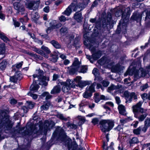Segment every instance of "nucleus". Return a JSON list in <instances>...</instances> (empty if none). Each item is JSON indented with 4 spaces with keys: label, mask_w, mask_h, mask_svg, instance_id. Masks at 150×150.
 Segmentation results:
<instances>
[{
    "label": "nucleus",
    "mask_w": 150,
    "mask_h": 150,
    "mask_svg": "<svg viewBox=\"0 0 150 150\" xmlns=\"http://www.w3.org/2000/svg\"><path fill=\"white\" fill-rule=\"evenodd\" d=\"M37 74H35L33 75L34 79L37 78L38 80L34 79L32 84L30 87V91L31 92H35L37 91L39 86L38 84L40 85H44L45 86L47 85V83L46 81L49 80V78L48 77H45L43 76V71L39 70L37 71Z\"/></svg>",
    "instance_id": "1"
},
{
    "label": "nucleus",
    "mask_w": 150,
    "mask_h": 150,
    "mask_svg": "<svg viewBox=\"0 0 150 150\" xmlns=\"http://www.w3.org/2000/svg\"><path fill=\"white\" fill-rule=\"evenodd\" d=\"M142 102L140 101L133 107L134 117L140 122L143 121L148 115L147 110L141 107Z\"/></svg>",
    "instance_id": "2"
},
{
    "label": "nucleus",
    "mask_w": 150,
    "mask_h": 150,
    "mask_svg": "<svg viewBox=\"0 0 150 150\" xmlns=\"http://www.w3.org/2000/svg\"><path fill=\"white\" fill-rule=\"evenodd\" d=\"M100 128L103 132H109L112 129L114 126V122L109 120H103L100 122Z\"/></svg>",
    "instance_id": "3"
},
{
    "label": "nucleus",
    "mask_w": 150,
    "mask_h": 150,
    "mask_svg": "<svg viewBox=\"0 0 150 150\" xmlns=\"http://www.w3.org/2000/svg\"><path fill=\"white\" fill-rule=\"evenodd\" d=\"M83 4H80L78 5H76L75 3H72L63 13L64 14L67 16H69L71 13L72 10L74 11H82L84 8V6Z\"/></svg>",
    "instance_id": "4"
},
{
    "label": "nucleus",
    "mask_w": 150,
    "mask_h": 150,
    "mask_svg": "<svg viewBox=\"0 0 150 150\" xmlns=\"http://www.w3.org/2000/svg\"><path fill=\"white\" fill-rule=\"evenodd\" d=\"M4 112L3 110H1L0 111V127L4 126V128L6 127L7 130H9L12 127L10 124V122L8 117L6 116L3 117L2 115V114Z\"/></svg>",
    "instance_id": "5"
},
{
    "label": "nucleus",
    "mask_w": 150,
    "mask_h": 150,
    "mask_svg": "<svg viewBox=\"0 0 150 150\" xmlns=\"http://www.w3.org/2000/svg\"><path fill=\"white\" fill-rule=\"evenodd\" d=\"M96 83L94 82L89 86L86 88L85 91L83 94V97L86 99H90L92 95V93L95 91V86H96Z\"/></svg>",
    "instance_id": "6"
},
{
    "label": "nucleus",
    "mask_w": 150,
    "mask_h": 150,
    "mask_svg": "<svg viewBox=\"0 0 150 150\" xmlns=\"http://www.w3.org/2000/svg\"><path fill=\"white\" fill-rule=\"evenodd\" d=\"M81 78L80 76H77L74 78L73 81H71V84H74V87L75 86H79L80 87H83L86 85L90 84L91 82L89 81H82L81 80Z\"/></svg>",
    "instance_id": "7"
},
{
    "label": "nucleus",
    "mask_w": 150,
    "mask_h": 150,
    "mask_svg": "<svg viewBox=\"0 0 150 150\" xmlns=\"http://www.w3.org/2000/svg\"><path fill=\"white\" fill-rule=\"evenodd\" d=\"M58 84L63 86L62 91L65 93L68 92L70 89L71 87H74V84H71V80L70 79L67 80L66 82L60 81Z\"/></svg>",
    "instance_id": "8"
},
{
    "label": "nucleus",
    "mask_w": 150,
    "mask_h": 150,
    "mask_svg": "<svg viewBox=\"0 0 150 150\" xmlns=\"http://www.w3.org/2000/svg\"><path fill=\"white\" fill-rule=\"evenodd\" d=\"M54 126V123L52 121L46 120L44 124V134L46 135L48 130H50Z\"/></svg>",
    "instance_id": "9"
},
{
    "label": "nucleus",
    "mask_w": 150,
    "mask_h": 150,
    "mask_svg": "<svg viewBox=\"0 0 150 150\" xmlns=\"http://www.w3.org/2000/svg\"><path fill=\"white\" fill-rule=\"evenodd\" d=\"M54 137H57L58 138H63L65 137V134L64 131L61 127H57L53 133Z\"/></svg>",
    "instance_id": "10"
},
{
    "label": "nucleus",
    "mask_w": 150,
    "mask_h": 150,
    "mask_svg": "<svg viewBox=\"0 0 150 150\" xmlns=\"http://www.w3.org/2000/svg\"><path fill=\"white\" fill-rule=\"evenodd\" d=\"M13 5L14 8L17 10L18 13H21V15L24 14L25 9L24 6L21 3L15 2L13 3Z\"/></svg>",
    "instance_id": "11"
},
{
    "label": "nucleus",
    "mask_w": 150,
    "mask_h": 150,
    "mask_svg": "<svg viewBox=\"0 0 150 150\" xmlns=\"http://www.w3.org/2000/svg\"><path fill=\"white\" fill-rule=\"evenodd\" d=\"M133 63L129 66L126 73L124 74L125 76H127V75H132L135 74L136 72H137V69L135 67H133Z\"/></svg>",
    "instance_id": "12"
},
{
    "label": "nucleus",
    "mask_w": 150,
    "mask_h": 150,
    "mask_svg": "<svg viewBox=\"0 0 150 150\" xmlns=\"http://www.w3.org/2000/svg\"><path fill=\"white\" fill-rule=\"evenodd\" d=\"M111 71L113 72L116 73L121 75L122 67L121 65L119 64L113 66L111 68Z\"/></svg>",
    "instance_id": "13"
},
{
    "label": "nucleus",
    "mask_w": 150,
    "mask_h": 150,
    "mask_svg": "<svg viewBox=\"0 0 150 150\" xmlns=\"http://www.w3.org/2000/svg\"><path fill=\"white\" fill-rule=\"evenodd\" d=\"M144 12H145L146 13V19L147 18H150V12L149 13H146L145 12H144L142 14H137L134 16L133 19L137 21V22L140 21L142 17L143 16V14L144 13Z\"/></svg>",
    "instance_id": "14"
},
{
    "label": "nucleus",
    "mask_w": 150,
    "mask_h": 150,
    "mask_svg": "<svg viewBox=\"0 0 150 150\" xmlns=\"http://www.w3.org/2000/svg\"><path fill=\"white\" fill-rule=\"evenodd\" d=\"M130 13V8L129 7L125 9V11L123 13L122 12V18L123 17L125 18V21L126 23L128 21Z\"/></svg>",
    "instance_id": "15"
},
{
    "label": "nucleus",
    "mask_w": 150,
    "mask_h": 150,
    "mask_svg": "<svg viewBox=\"0 0 150 150\" xmlns=\"http://www.w3.org/2000/svg\"><path fill=\"white\" fill-rule=\"evenodd\" d=\"M110 62V59L106 57H103L98 61V63L101 65H108Z\"/></svg>",
    "instance_id": "16"
},
{
    "label": "nucleus",
    "mask_w": 150,
    "mask_h": 150,
    "mask_svg": "<svg viewBox=\"0 0 150 150\" xmlns=\"http://www.w3.org/2000/svg\"><path fill=\"white\" fill-rule=\"evenodd\" d=\"M78 11V12H77L75 13L74 17V19L78 22H81L83 17L82 16L81 13H79V11Z\"/></svg>",
    "instance_id": "17"
},
{
    "label": "nucleus",
    "mask_w": 150,
    "mask_h": 150,
    "mask_svg": "<svg viewBox=\"0 0 150 150\" xmlns=\"http://www.w3.org/2000/svg\"><path fill=\"white\" fill-rule=\"evenodd\" d=\"M115 99L116 103L119 105L118 107L119 113L122 114V105H120V103H121V101L119 97L116 96L115 97Z\"/></svg>",
    "instance_id": "18"
},
{
    "label": "nucleus",
    "mask_w": 150,
    "mask_h": 150,
    "mask_svg": "<svg viewBox=\"0 0 150 150\" xmlns=\"http://www.w3.org/2000/svg\"><path fill=\"white\" fill-rule=\"evenodd\" d=\"M121 86L119 85H117V86H115L113 84H111L110 86L108 88L107 91L108 92H110L111 91L114 90L118 89L120 88Z\"/></svg>",
    "instance_id": "19"
},
{
    "label": "nucleus",
    "mask_w": 150,
    "mask_h": 150,
    "mask_svg": "<svg viewBox=\"0 0 150 150\" xmlns=\"http://www.w3.org/2000/svg\"><path fill=\"white\" fill-rule=\"evenodd\" d=\"M61 91V88L59 86H57L54 87L53 89L51 91V94H56L60 93Z\"/></svg>",
    "instance_id": "20"
},
{
    "label": "nucleus",
    "mask_w": 150,
    "mask_h": 150,
    "mask_svg": "<svg viewBox=\"0 0 150 150\" xmlns=\"http://www.w3.org/2000/svg\"><path fill=\"white\" fill-rule=\"evenodd\" d=\"M101 56V52L100 51H98L97 52L93 54L92 57L94 60H97Z\"/></svg>",
    "instance_id": "21"
},
{
    "label": "nucleus",
    "mask_w": 150,
    "mask_h": 150,
    "mask_svg": "<svg viewBox=\"0 0 150 150\" xmlns=\"http://www.w3.org/2000/svg\"><path fill=\"white\" fill-rule=\"evenodd\" d=\"M50 43L56 49H60L61 47V45L57 41L53 40L51 41Z\"/></svg>",
    "instance_id": "22"
},
{
    "label": "nucleus",
    "mask_w": 150,
    "mask_h": 150,
    "mask_svg": "<svg viewBox=\"0 0 150 150\" xmlns=\"http://www.w3.org/2000/svg\"><path fill=\"white\" fill-rule=\"evenodd\" d=\"M124 96L126 100V103L131 102V93H129L127 91H125L124 93Z\"/></svg>",
    "instance_id": "23"
},
{
    "label": "nucleus",
    "mask_w": 150,
    "mask_h": 150,
    "mask_svg": "<svg viewBox=\"0 0 150 150\" xmlns=\"http://www.w3.org/2000/svg\"><path fill=\"white\" fill-rule=\"evenodd\" d=\"M23 62H21L18 64L14 65L12 66V71H16V69H18L19 68H21L22 64Z\"/></svg>",
    "instance_id": "24"
},
{
    "label": "nucleus",
    "mask_w": 150,
    "mask_h": 150,
    "mask_svg": "<svg viewBox=\"0 0 150 150\" xmlns=\"http://www.w3.org/2000/svg\"><path fill=\"white\" fill-rule=\"evenodd\" d=\"M7 62L6 60H4L0 63V69L3 70L6 69L7 64Z\"/></svg>",
    "instance_id": "25"
},
{
    "label": "nucleus",
    "mask_w": 150,
    "mask_h": 150,
    "mask_svg": "<svg viewBox=\"0 0 150 150\" xmlns=\"http://www.w3.org/2000/svg\"><path fill=\"white\" fill-rule=\"evenodd\" d=\"M87 70V68L85 66H80L78 68V71L79 72L83 73L86 72Z\"/></svg>",
    "instance_id": "26"
},
{
    "label": "nucleus",
    "mask_w": 150,
    "mask_h": 150,
    "mask_svg": "<svg viewBox=\"0 0 150 150\" xmlns=\"http://www.w3.org/2000/svg\"><path fill=\"white\" fill-rule=\"evenodd\" d=\"M55 23H56V21H53L50 23V26L46 30L47 33L49 30L55 29Z\"/></svg>",
    "instance_id": "27"
},
{
    "label": "nucleus",
    "mask_w": 150,
    "mask_h": 150,
    "mask_svg": "<svg viewBox=\"0 0 150 150\" xmlns=\"http://www.w3.org/2000/svg\"><path fill=\"white\" fill-rule=\"evenodd\" d=\"M0 38L3 40L4 42H7L8 41H9V40L8 38L2 32L0 31Z\"/></svg>",
    "instance_id": "28"
},
{
    "label": "nucleus",
    "mask_w": 150,
    "mask_h": 150,
    "mask_svg": "<svg viewBox=\"0 0 150 150\" xmlns=\"http://www.w3.org/2000/svg\"><path fill=\"white\" fill-rule=\"evenodd\" d=\"M34 17V16L33 15L32 19H33L34 23H35L36 24H40L41 23V22L38 20L40 18L39 16L37 15V17Z\"/></svg>",
    "instance_id": "29"
},
{
    "label": "nucleus",
    "mask_w": 150,
    "mask_h": 150,
    "mask_svg": "<svg viewBox=\"0 0 150 150\" xmlns=\"http://www.w3.org/2000/svg\"><path fill=\"white\" fill-rule=\"evenodd\" d=\"M77 71H78V68L73 66L71 67L69 70V73L71 74H74Z\"/></svg>",
    "instance_id": "30"
},
{
    "label": "nucleus",
    "mask_w": 150,
    "mask_h": 150,
    "mask_svg": "<svg viewBox=\"0 0 150 150\" xmlns=\"http://www.w3.org/2000/svg\"><path fill=\"white\" fill-rule=\"evenodd\" d=\"M80 64V63L78 59L77 58H75L73 63L72 66L78 68V67L80 66H79Z\"/></svg>",
    "instance_id": "31"
},
{
    "label": "nucleus",
    "mask_w": 150,
    "mask_h": 150,
    "mask_svg": "<svg viewBox=\"0 0 150 150\" xmlns=\"http://www.w3.org/2000/svg\"><path fill=\"white\" fill-rule=\"evenodd\" d=\"M26 1L28 2L27 3H25V4L26 6H27V8L31 9L32 7L34 6V2L33 1Z\"/></svg>",
    "instance_id": "32"
},
{
    "label": "nucleus",
    "mask_w": 150,
    "mask_h": 150,
    "mask_svg": "<svg viewBox=\"0 0 150 150\" xmlns=\"http://www.w3.org/2000/svg\"><path fill=\"white\" fill-rule=\"evenodd\" d=\"M50 105L49 103H47L44 104L40 107V109L42 111L44 110H47L48 108Z\"/></svg>",
    "instance_id": "33"
},
{
    "label": "nucleus",
    "mask_w": 150,
    "mask_h": 150,
    "mask_svg": "<svg viewBox=\"0 0 150 150\" xmlns=\"http://www.w3.org/2000/svg\"><path fill=\"white\" fill-rule=\"evenodd\" d=\"M100 95L99 93H95L94 94V99L95 102L98 103L100 100Z\"/></svg>",
    "instance_id": "34"
},
{
    "label": "nucleus",
    "mask_w": 150,
    "mask_h": 150,
    "mask_svg": "<svg viewBox=\"0 0 150 150\" xmlns=\"http://www.w3.org/2000/svg\"><path fill=\"white\" fill-rule=\"evenodd\" d=\"M5 52V45L2 44L0 45V54H4Z\"/></svg>",
    "instance_id": "35"
},
{
    "label": "nucleus",
    "mask_w": 150,
    "mask_h": 150,
    "mask_svg": "<svg viewBox=\"0 0 150 150\" xmlns=\"http://www.w3.org/2000/svg\"><path fill=\"white\" fill-rule=\"evenodd\" d=\"M78 118L79 120V124L80 125H81L84 123L86 120L84 117L79 116Z\"/></svg>",
    "instance_id": "36"
},
{
    "label": "nucleus",
    "mask_w": 150,
    "mask_h": 150,
    "mask_svg": "<svg viewBox=\"0 0 150 150\" xmlns=\"http://www.w3.org/2000/svg\"><path fill=\"white\" fill-rule=\"evenodd\" d=\"M57 117L62 120L67 121L68 120L67 118L65 117L63 115L61 114H58L57 115Z\"/></svg>",
    "instance_id": "37"
},
{
    "label": "nucleus",
    "mask_w": 150,
    "mask_h": 150,
    "mask_svg": "<svg viewBox=\"0 0 150 150\" xmlns=\"http://www.w3.org/2000/svg\"><path fill=\"white\" fill-rule=\"evenodd\" d=\"M33 50L42 55H45V54L42 51L39 49L38 48H36V47L33 48Z\"/></svg>",
    "instance_id": "38"
},
{
    "label": "nucleus",
    "mask_w": 150,
    "mask_h": 150,
    "mask_svg": "<svg viewBox=\"0 0 150 150\" xmlns=\"http://www.w3.org/2000/svg\"><path fill=\"white\" fill-rule=\"evenodd\" d=\"M139 141L138 139L135 137H133L129 141V143L131 145L137 143Z\"/></svg>",
    "instance_id": "39"
},
{
    "label": "nucleus",
    "mask_w": 150,
    "mask_h": 150,
    "mask_svg": "<svg viewBox=\"0 0 150 150\" xmlns=\"http://www.w3.org/2000/svg\"><path fill=\"white\" fill-rule=\"evenodd\" d=\"M68 31L67 28L64 26L62 27L60 29V32L61 33H67Z\"/></svg>",
    "instance_id": "40"
},
{
    "label": "nucleus",
    "mask_w": 150,
    "mask_h": 150,
    "mask_svg": "<svg viewBox=\"0 0 150 150\" xmlns=\"http://www.w3.org/2000/svg\"><path fill=\"white\" fill-rule=\"evenodd\" d=\"M141 130V127H139L133 130V132L134 134L136 135L139 134Z\"/></svg>",
    "instance_id": "41"
},
{
    "label": "nucleus",
    "mask_w": 150,
    "mask_h": 150,
    "mask_svg": "<svg viewBox=\"0 0 150 150\" xmlns=\"http://www.w3.org/2000/svg\"><path fill=\"white\" fill-rule=\"evenodd\" d=\"M41 49L48 54H49L50 53V51L49 49L44 45H43L41 47Z\"/></svg>",
    "instance_id": "42"
},
{
    "label": "nucleus",
    "mask_w": 150,
    "mask_h": 150,
    "mask_svg": "<svg viewBox=\"0 0 150 150\" xmlns=\"http://www.w3.org/2000/svg\"><path fill=\"white\" fill-rule=\"evenodd\" d=\"M92 73L96 77H97L99 76L98 70L97 68H95L93 69L92 71Z\"/></svg>",
    "instance_id": "43"
},
{
    "label": "nucleus",
    "mask_w": 150,
    "mask_h": 150,
    "mask_svg": "<svg viewBox=\"0 0 150 150\" xmlns=\"http://www.w3.org/2000/svg\"><path fill=\"white\" fill-rule=\"evenodd\" d=\"M101 83L104 87H107L109 85L110 83L109 81L105 80H103Z\"/></svg>",
    "instance_id": "44"
},
{
    "label": "nucleus",
    "mask_w": 150,
    "mask_h": 150,
    "mask_svg": "<svg viewBox=\"0 0 150 150\" xmlns=\"http://www.w3.org/2000/svg\"><path fill=\"white\" fill-rule=\"evenodd\" d=\"M131 97L130 98H131V102L132 101V99L133 98L134 100H136L137 99V97L135 93L134 92H132L131 93Z\"/></svg>",
    "instance_id": "45"
},
{
    "label": "nucleus",
    "mask_w": 150,
    "mask_h": 150,
    "mask_svg": "<svg viewBox=\"0 0 150 150\" xmlns=\"http://www.w3.org/2000/svg\"><path fill=\"white\" fill-rule=\"evenodd\" d=\"M14 76H15L16 78V79H17V80H20L21 79V74L19 72L18 73V72H16V74L14 75Z\"/></svg>",
    "instance_id": "46"
},
{
    "label": "nucleus",
    "mask_w": 150,
    "mask_h": 150,
    "mask_svg": "<svg viewBox=\"0 0 150 150\" xmlns=\"http://www.w3.org/2000/svg\"><path fill=\"white\" fill-rule=\"evenodd\" d=\"M10 80L11 81L14 83L16 82L17 81V79H16L14 75L13 76L11 77L10 78Z\"/></svg>",
    "instance_id": "47"
},
{
    "label": "nucleus",
    "mask_w": 150,
    "mask_h": 150,
    "mask_svg": "<svg viewBox=\"0 0 150 150\" xmlns=\"http://www.w3.org/2000/svg\"><path fill=\"white\" fill-rule=\"evenodd\" d=\"M68 127H70V128L72 129H76L77 127V126L73 124L69 123L68 124Z\"/></svg>",
    "instance_id": "48"
},
{
    "label": "nucleus",
    "mask_w": 150,
    "mask_h": 150,
    "mask_svg": "<svg viewBox=\"0 0 150 150\" xmlns=\"http://www.w3.org/2000/svg\"><path fill=\"white\" fill-rule=\"evenodd\" d=\"M148 87V86L147 84H145L142 86H141L140 89L141 91H144L145 89H147Z\"/></svg>",
    "instance_id": "49"
},
{
    "label": "nucleus",
    "mask_w": 150,
    "mask_h": 150,
    "mask_svg": "<svg viewBox=\"0 0 150 150\" xmlns=\"http://www.w3.org/2000/svg\"><path fill=\"white\" fill-rule=\"evenodd\" d=\"M90 21L92 23H95L96 26L97 25L98 22L96 21V18L90 19Z\"/></svg>",
    "instance_id": "50"
},
{
    "label": "nucleus",
    "mask_w": 150,
    "mask_h": 150,
    "mask_svg": "<svg viewBox=\"0 0 150 150\" xmlns=\"http://www.w3.org/2000/svg\"><path fill=\"white\" fill-rule=\"evenodd\" d=\"M57 57L54 56L53 57L50 58V60L53 62H57Z\"/></svg>",
    "instance_id": "51"
},
{
    "label": "nucleus",
    "mask_w": 150,
    "mask_h": 150,
    "mask_svg": "<svg viewBox=\"0 0 150 150\" xmlns=\"http://www.w3.org/2000/svg\"><path fill=\"white\" fill-rule=\"evenodd\" d=\"M145 125L147 126H150V119H147L145 120Z\"/></svg>",
    "instance_id": "52"
},
{
    "label": "nucleus",
    "mask_w": 150,
    "mask_h": 150,
    "mask_svg": "<svg viewBox=\"0 0 150 150\" xmlns=\"http://www.w3.org/2000/svg\"><path fill=\"white\" fill-rule=\"evenodd\" d=\"M92 122L94 125H96L98 123V120L97 118H93L92 120Z\"/></svg>",
    "instance_id": "53"
},
{
    "label": "nucleus",
    "mask_w": 150,
    "mask_h": 150,
    "mask_svg": "<svg viewBox=\"0 0 150 150\" xmlns=\"http://www.w3.org/2000/svg\"><path fill=\"white\" fill-rule=\"evenodd\" d=\"M112 19V16L111 13L110 12L108 13L107 20L108 22L111 21Z\"/></svg>",
    "instance_id": "54"
},
{
    "label": "nucleus",
    "mask_w": 150,
    "mask_h": 150,
    "mask_svg": "<svg viewBox=\"0 0 150 150\" xmlns=\"http://www.w3.org/2000/svg\"><path fill=\"white\" fill-rule=\"evenodd\" d=\"M139 122L138 121H134L131 125V126H133L134 128L136 127L138 125Z\"/></svg>",
    "instance_id": "55"
},
{
    "label": "nucleus",
    "mask_w": 150,
    "mask_h": 150,
    "mask_svg": "<svg viewBox=\"0 0 150 150\" xmlns=\"http://www.w3.org/2000/svg\"><path fill=\"white\" fill-rule=\"evenodd\" d=\"M28 94L29 95L33 98L34 99H36L38 98V96L35 94H32L31 93H29Z\"/></svg>",
    "instance_id": "56"
},
{
    "label": "nucleus",
    "mask_w": 150,
    "mask_h": 150,
    "mask_svg": "<svg viewBox=\"0 0 150 150\" xmlns=\"http://www.w3.org/2000/svg\"><path fill=\"white\" fill-rule=\"evenodd\" d=\"M26 53L27 54H29V55L34 57L36 58L37 57V55L36 54H34L32 52H26Z\"/></svg>",
    "instance_id": "57"
},
{
    "label": "nucleus",
    "mask_w": 150,
    "mask_h": 150,
    "mask_svg": "<svg viewBox=\"0 0 150 150\" xmlns=\"http://www.w3.org/2000/svg\"><path fill=\"white\" fill-rule=\"evenodd\" d=\"M140 127H141V129L142 131L143 132H145L147 129V127L145 125L144 127L142 126Z\"/></svg>",
    "instance_id": "58"
},
{
    "label": "nucleus",
    "mask_w": 150,
    "mask_h": 150,
    "mask_svg": "<svg viewBox=\"0 0 150 150\" xmlns=\"http://www.w3.org/2000/svg\"><path fill=\"white\" fill-rule=\"evenodd\" d=\"M132 118L131 117H128L127 118H126L125 120H122V122H127L130 121L132 120Z\"/></svg>",
    "instance_id": "59"
},
{
    "label": "nucleus",
    "mask_w": 150,
    "mask_h": 150,
    "mask_svg": "<svg viewBox=\"0 0 150 150\" xmlns=\"http://www.w3.org/2000/svg\"><path fill=\"white\" fill-rule=\"evenodd\" d=\"M62 25V24L61 23H57V21H56V23H55V29L56 28H58L60 27Z\"/></svg>",
    "instance_id": "60"
},
{
    "label": "nucleus",
    "mask_w": 150,
    "mask_h": 150,
    "mask_svg": "<svg viewBox=\"0 0 150 150\" xmlns=\"http://www.w3.org/2000/svg\"><path fill=\"white\" fill-rule=\"evenodd\" d=\"M119 11V12L117 11L115 13V16L117 17H119L122 14V10H120Z\"/></svg>",
    "instance_id": "61"
},
{
    "label": "nucleus",
    "mask_w": 150,
    "mask_h": 150,
    "mask_svg": "<svg viewBox=\"0 0 150 150\" xmlns=\"http://www.w3.org/2000/svg\"><path fill=\"white\" fill-rule=\"evenodd\" d=\"M34 41L36 42H37L41 45H42L43 44L42 41L41 40H39L38 39L36 38L35 39V40Z\"/></svg>",
    "instance_id": "62"
},
{
    "label": "nucleus",
    "mask_w": 150,
    "mask_h": 150,
    "mask_svg": "<svg viewBox=\"0 0 150 150\" xmlns=\"http://www.w3.org/2000/svg\"><path fill=\"white\" fill-rule=\"evenodd\" d=\"M59 77V76L58 75L54 74L53 76L52 80L53 81H56Z\"/></svg>",
    "instance_id": "63"
},
{
    "label": "nucleus",
    "mask_w": 150,
    "mask_h": 150,
    "mask_svg": "<svg viewBox=\"0 0 150 150\" xmlns=\"http://www.w3.org/2000/svg\"><path fill=\"white\" fill-rule=\"evenodd\" d=\"M59 20L61 21L64 22L66 21V18L64 16H62L60 17Z\"/></svg>",
    "instance_id": "64"
}]
</instances>
